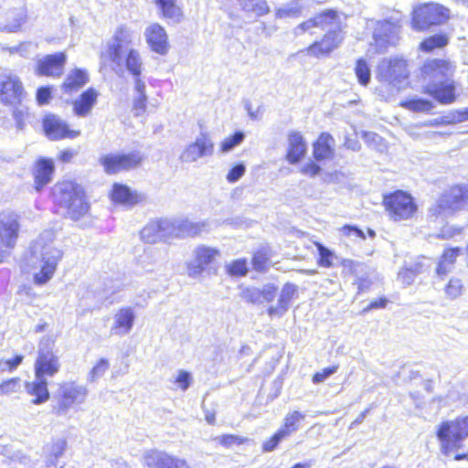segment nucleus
Here are the masks:
<instances>
[{
  "instance_id": "nucleus-45",
  "label": "nucleus",
  "mask_w": 468,
  "mask_h": 468,
  "mask_svg": "<svg viewBox=\"0 0 468 468\" xmlns=\"http://www.w3.org/2000/svg\"><path fill=\"white\" fill-rule=\"evenodd\" d=\"M355 72L358 82L361 85L367 86L369 83L371 79V71L366 60L358 59L356 61Z\"/></svg>"
},
{
  "instance_id": "nucleus-5",
  "label": "nucleus",
  "mask_w": 468,
  "mask_h": 468,
  "mask_svg": "<svg viewBox=\"0 0 468 468\" xmlns=\"http://www.w3.org/2000/svg\"><path fill=\"white\" fill-rule=\"evenodd\" d=\"M140 41V31L126 25L119 26L112 38L107 42L105 49L101 53V64H106L107 58L118 60L120 54L129 49H136L135 46Z\"/></svg>"
},
{
  "instance_id": "nucleus-60",
  "label": "nucleus",
  "mask_w": 468,
  "mask_h": 468,
  "mask_svg": "<svg viewBox=\"0 0 468 468\" xmlns=\"http://www.w3.org/2000/svg\"><path fill=\"white\" fill-rule=\"evenodd\" d=\"M133 81L134 95H146V85L143 76H133Z\"/></svg>"
},
{
  "instance_id": "nucleus-13",
  "label": "nucleus",
  "mask_w": 468,
  "mask_h": 468,
  "mask_svg": "<svg viewBox=\"0 0 468 468\" xmlns=\"http://www.w3.org/2000/svg\"><path fill=\"white\" fill-rule=\"evenodd\" d=\"M107 64H109L111 69L119 75L122 74L126 70L132 77L139 76L142 75L144 69L143 59L137 49L126 50V52L120 54L118 60L107 58L105 65Z\"/></svg>"
},
{
  "instance_id": "nucleus-27",
  "label": "nucleus",
  "mask_w": 468,
  "mask_h": 468,
  "mask_svg": "<svg viewBox=\"0 0 468 468\" xmlns=\"http://www.w3.org/2000/svg\"><path fill=\"white\" fill-rule=\"evenodd\" d=\"M146 42L153 51L164 55L168 51L167 35L159 24L150 25L144 32Z\"/></svg>"
},
{
  "instance_id": "nucleus-16",
  "label": "nucleus",
  "mask_w": 468,
  "mask_h": 468,
  "mask_svg": "<svg viewBox=\"0 0 468 468\" xmlns=\"http://www.w3.org/2000/svg\"><path fill=\"white\" fill-rule=\"evenodd\" d=\"M399 27L398 22L390 20L377 22L373 33L374 46L377 52L383 53L389 45L396 44Z\"/></svg>"
},
{
  "instance_id": "nucleus-48",
  "label": "nucleus",
  "mask_w": 468,
  "mask_h": 468,
  "mask_svg": "<svg viewBox=\"0 0 468 468\" xmlns=\"http://www.w3.org/2000/svg\"><path fill=\"white\" fill-rule=\"evenodd\" d=\"M343 267V274L345 276L353 275L356 277L357 275L364 272L366 266L359 262H355L351 260H343L340 261Z\"/></svg>"
},
{
  "instance_id": "nucleus-39",
  "label": "nucleus",
  "mask_w": 468,
  "mask_h": 468,
  "mask_svg": "<svg viewBox=\"0 0 468 468\" xmlns=\"http://www.w3.org/2000/svg\"><path fill=\"white\" fill-rule=\"evenodd\" d=\"M88 82V74L81 69H75L71 71L63 84L66 91H72L84 86Z\"/></svg>"
},
{
  "instance_id": "nucleus-26",
  "label": "nucleus",
  "mask_w": 468,
  "mask_h": 468,
  "mask_svg": "<svg viewBox=\"0 0 468 468\" xmlns=\"http://www.w3.org/2000/svg\"><path fill=\"white\" fill-rule=\"evenodd\" d=\"M314 27H332L334 29H340L339 16L335 11L326 10L314 17L300 24L294 30L296 35L303 34V32L310 31Z\"/></svg>"
},
{
  "instance_id": "nucleus-14",
  "label": "nucleus",
  "mask_w": 468,
  "mask_h": 468,
  "mask_svg": "<svg viewBox=\"0 0 468 468\" xmlns=\"http://www.w3.org/2000/svg\"><path fill=\"white\" fill-rule=\"evenodd\" d=\"M409 75L406 61L400 58H383L378 67V77L397 86Z\"/></svg>"
},
{
  "instance_id": "nucleus-17",
  "label": "nucleus",
  "mask_w": 468,
  "mask_h": 468,
  "mask_svg": "<svg viewBox=\"0 0 468 468\" xmlns=\"http://www.w3.org/2000/svg\"><path fill=\"white\" fill-rule=\"evenodd\" d=\"M343 39L344 34L341 29H329L321 40L315 41L301 52L318 58L326 57L339 48Z\"/></svg>"
},
{
  "instance_id": "nucleus-1",
  "label": "nucleus",
  "mask_w": 468,
  "mask_h": 468,
  "mask_svg": "<svg viewBox=\"0 0 468 468\" xmlns=\"http://www.w3.org/2000/svg\"><path fill=\"white\" fill-rule=\"evenodd\" d=\"M455 66L450 60L431 59L424 63L421 75L424 92L439 102L449 104L455 100V86L452 80Z\"/></svg>"
},
{
  "instance_id": "nucleus-18",
  "label": "nucleus",
  "mask_w": 468,
  "mask_h": 468,
  "mask_svg": "<svg viewBox=\"0 0 468 468\" xmlns=\"http://www.w3.org/2000/svg\"><path fill=\"white\" fill-rule=\"evenodd\" d=\"M142 160L138 153L110 154L100 158V163L108 174H115L122 170L135 167Z\"/></svg>"
},
{
  "instance_id": "nucleus-63",
  "label": "nucleus",
  "mask_w": 468,
  "mask_h": 468,
  "mask_svg": "<svg viewBox=\"0 0 468 468\" xmlns=\"http://www.w3.org/2000/svg\"><path fill=\"white\" fill-rule=\"evenodd\" d=\"M50 90L48 88H39L37 91V101L38 104H47L50 99Z\"/></svg>"
},
{
  "instance_id": "nucleus-29",
  "label": "nucleus",
  "mask_w": 468,
  "mask_h": 468,
  "mask_svg": "<svg viewBox=\"0 0 468 468\" xmlns=\"http://www.w3.org/2000/svg\"><path fill=\"white\" fill-rule=\"evenodd\" d=\"M297 291V285L292 283L284 284L276 305L271 306L268 309V314L271 317L283 315L288 311L290 303L295 297Z\"/></svg>"
},
{
  "instance_id": "nucleus-38",
  "label": "nucleus",
  "mask_w": 468,
  "mask_h": 468,
  "mask_svg": "<svg viewBox=\"0 0 468 468\" xmlns=\"http://www.w3.org/2000/svg\"><path fill=\"white\" fill-rule=\"evenodd\" d=\"M155 4L162 11L164 17L174 23H179L182 20L183 12L176 4V0H155Z\"/></svg>"
},
{
  "instance_id": "nucleus-21",
  "label": "nucleus",
  "mask_w": 468,
  "mask_h": 468,
  "mask_svg": "<svg viewBox=\"0 0 468 468\" xmlns=\"http://www.w3.org/2000/svg\"><path fill=\"white\" fill-rule=\"evenodd\" d=\"M148 468H192L186 459L161 451H149L144 455Z\"/></svg>"
},
{
  "instance_id": "nucleus-10",
  "label": "nucleus",
  "mask_w": 468,
  "mask_h": 468,
  "mask_svg": "<svg viewBox=\"0 0 468 468\" xmlns=\"http://www.w3.org/2000/svg\"><path fill=\"white\" fill-rule=\"evenodd\" d=\"M449 17V10L438 4L423 5L413 11L412 27L424 30L431 25L444 23Z\"/></svg>"
},
{
  "instance_id": "nucleus-28",
  "label": "nucleus",
  "mask_w": 468,
  "mask_h": 468,
  "mask_svg": "<svg viewBox=\"0 0 468 468\" xmlns=\"http://www.w3.org/2000/svg\"><path fill=\"white\" fill-rule=\"evenodd\" d=\"M65 61L66 55L63 52L48 55L38 61V74L50 77L60 76Z\"/></svg>"
},
{
  "instance_id": "nucleus-50",
  "label": "nucleus",
  "mask_w": 468,
  "mask_h": 468,
  "mask_svg": "<svg viewBox=\"0 0 468 468\" xmlns=\"http://www.w3.org/2000/svg\"><path fill=\"white\" fill-rule=\"evenodd\" d=\"M21 388L20 378H15L0 384V397L17 393Z\"/></svg>"
},
{
  "instance_id": "nucleus-53",
  "label": "nucleus",
  "mask_w": 468,
  "mask_h": 468,
  "mask_svg": "<svg viewBox=\"0 0 468 468\" xmlns=\"http://www.w3.org/2000/svg\"><path fill=\"white\" fill-rule=\"evenodd\" d=\"M240 297L242 300L251 303H258L261 302V290L254 287L242 289Z\"/></svg>"
},
{
  "instance_id": "nucleus-6",
  "label": "nucleus",
  "mask_w": 468,
  "mask_h": 468,
  "mask_svg": "<svg viewBox=\"0 0 468 468\" xmlns=\"http://www.w3.org/2000/svg\"><path fill=\"white\" fill-rule=\"evenodd\" d=\"M436 433L444 453L458 448L468 438V415L441 422Z\"/></svg>"
},
{
  "instance_id": "nucleus-12",
  "label": "nucleus",
  "mask_w": 468,
  "mask_h": 468,
  "mask_svg": "<svg viewBox=\"0 0 468 468\" xmlns=\"http://www.w3.org/2000/svg\"><path fill=\"white\" fill-rule=\"evenodd\" d=\"M26 91L20 78L13 73L0 75V101L5 105L21 103Z\"/></svg>"
},
{
  "instance_id": "nucleus-23",
  "label": "nucleus",
  "mask_w": 468,
  "mask_h": 468,
  "mask_svg": "<svg viewBox=\"0 0 468 468\" xmlns=\"http://www.w3.org/2000/svg\"><path fill=\"white\" fill-rule=\"evenodd\" d=\"M135 311L131 306H122L115 310L110 334L113 336H124L133 330L135 322Z\"/></svg>"
},
{
  "instance_id": "nucleus-62",
  "label": "nucleus",
  "mask_w": 468,
  "mask_h": 468,
  "mask_svg": "<svg viewBox=\"0 0 468 468\" xmlns=\"http://www.w3.org/2000/svg\"><path fill=\"white\" fill-rule=\"evenodd\" d=\"M335 371H336L335 367L324 368L321 372H317L313 377V381H314V383L324 382L327 378H329L331 375L335 373Z\"/></svg>"
},
{
  "instance_id": "nucleus-64",
  "label": "nucleus",
  "mask_w": 468,
  "mask_h": 468,
  "mask_svg": "<svg viewBox=\"0 0 468 468\" xmlns=\"http://www.w3.org/2000/svg\"><path fill=\"white\" fill-rule=\"evenodd\" d=\"M320 171V166L312 162L303 165L301 168V173L309 176H314L318 175Z\"/></svg>"
},
{
  "instance_id": "nucleus-32",
  "label": "nucleus",
  "mask_w": 468,
  "mask_h": 468,
  "mask_svg": "<svg viewBox=\"0 0 468 468\" xmlns=\"http://www.w3.org/2000/svg\"><path fill=\"white\" fill-rule=\"evenodd\" d=\"M53 172L54 164L51 160L41 159L37 162L34 172L36 189L37 191L51 181Z\"/></svg>"
},
{
  "instance_id": "nucleus-36",
  "label": "nucleus",
  "mask_w": 468,
  "mask_h": 468,
  "mask_svg": "<svg viewBox=\"0 0 468 468\" xmlns=\"http://www.w3.org/2000/svg\"><path fill=\"white\" fill-rule=\"evenodd\" d=\"M112 199L115 203L132 206L138 203L140 197L136 192H133L128 186L114 184L112 191Z\"/></svg>"
},
{
  "instance_id": "nucleus-8",
  "label": "nucleus",
  "mask_w": 468,
  "mask_h": 468,
  "mask_svg": "<svg viewBox=\"0 0 468 468\" xmlns=\"http://www.w3.org/2000/svg\"><path fill=\"white\" fill-rule=\"evenodd\" d=\"M384 206L389 218L394 221L410 219L418 209L413 197L404 191H396L386 196Z\"/></svg>"
},
{
  "instance_id": "nucleus-61",
  "label": "nucleus",
  "mask_w": 468,
  "mask_h": 468,
  "mask_svg": "<svg viewBox=\"0 0 468 468\" xmlns=\"http://www.w3.org/2000/svg\"><path fill=\"white\" fill-rule=\"evenodd\" d=\"M261 300L266 302H271L274 300L277 294V288L272 284H267L261 290Z\"/></svg>"
},
{
  "instance_id": "nucleus-2",
  "label": "nucleus",
  "mask_w": 468,
  "mask_h": 468,
  "mask_svg": "<svg viewBox=\"0 0 468 468\" xmlns=\"http://www.w3.org/2000/svg\"><path fill=\"white\" fill-rule=\"evenodd\" d=\"M53 234L45 231L31 247L33 282L36 285L48 283L54 276L62 252L52 245Z\"/></svg>"
},
{
  "instance_id": "nucleus-57",
  "label": "nucleus",
  "mask_w": 468,
  "mask_h": 468,
  "mask_svg": "<svg viewBox=\"0 0 468 468\" xmlns=\"http://www.w3.org/2000/svg\"><path fill=\"white\" fill-rule=\"evenodd\" d=\"M300 13L299 7L294 6H284L278 8L275 12V16L280 19H284L288 17H296Z\"/></svg>"
},
{
  "instance_id": "nucleus-41",
  "label": "nucleus",
  "mask_w": 468,
  "mask_h": 468,
  "mask_svg": "<svg viewBox=\"0 0 468 468\" xmlns=\"http://www.w3.org/2000/svg\"><path fill=\"white\" fill-rule=\"evenodd\" d=\"M243 11L261 16L270 12L266 0H239Z\"/></svg>"
},
{
  "instance_id": "nucleus-42",
  "label": "nucleus",
  "mask_w": 468,
  "mask_h": 468,
  "mask_svg": "<svg viewBox=\"0 0 468 468\" xmlns=\"http://www.w3.org/2000/svg\"><path fill=\"white\" fill-rule=\"evenodd\" d=\"M460 250L450 249L444 251L441 261L437 266V273L439 275H444L451 271V267L453 264L456 257L459 255Z\"/></svg>"
},
{
  "instance_id": "nucleus-58",
  "label": "nucleus",
  "mask_w": 468,
  "mask_h": 468,
  "mask_svg": "<svg viewBox=\"0 0 468 468\" xmlns=\"http://www.w3.org/2000/svg\"><path fill=\"white\" fill-rule=\"evenodd\" d=\"M191 380V375L185 370H180L176 378V383L184 391L190 387Z\"/></svg>"
},
{
  "instance_id": "nucleus-19",
  "label": "nucleus",
  "mask_w": 468,
  "mask_h": 468,
  "mask_svg": "<svg viewBox=\"0 0 468 468\" xmlns=\"http://www.w3.org/2000/svg\"><path fill=\"white\" fill-rule=\"evenodd\" d=\"M60 364L58 357L54 355L48 345L40 342L38 354L35 362V377H52L58 372Z\"/></svg>"
},
{
  "instance_id": "nucleus-15",
  "label": "nucleus",
  "mask_w": 468,
  "mask_h": 468,
  "mask_svg": "<svg viewBox=\"0 0 468 468\" xmlns=\"http://www.w3.org/2000/svg\"><path fill=\"white\" fill-rule=\"evenodd\" d=\"M88 395L86 387L75 382H65L59 386L58 409L67 411L70 408L85 402Z\"/></svg>"
},
{
  "instance_id": "nucleus-24",
  "label": "nucleus",
  "mask_w": 468,
  "mask_h": 468,
  "mask_svg": "<svg viewBox=\"0 0 468 468\" xmlns=\"http://www.w3.org/2000/svg\"><path fill=\"white\" fill-rule=\"evenodd\" d=\"M171 226L169 218L153 220L141 230V239L150 244L172 239Z\"/></svg>"
},
{
  "instance_id": "nucleus-9",
  "label": "nucleus",
  "mask_w": 468,
  "mask_h": 468,
  "mask_svg": "<svg viewBox=\"0 0 468 468\" xmlns=\"http://www.w3.org/2000/svg\"><path fill=\"white\" fill-rule=\"evenodd\" d=\"M19 224L18 216L13 211L0 213V262L9 255L16 244Z\"/></svg>"
},
{
  "instance_id": "nucleus-49",
  "label": "nucleus",
  "mask_w": 468,
  "mask_h": 468,
  "mask_svg": "<svg viewBox=\"0 0 468 468\" xmlns=\"http://www.w3.org/2000/svg\"><path fill=\"white\" fill-rule=\"evenodd\" d=\"M244 138V133L242 132H238L234 135L229 136L221 142L220 150L223 153H228L237 145L240 144L243 142Z\"/></svg>"
},
{
  "instance_id": "nucleus-43",
  "label": "nucleus",
  "mask_w": 468,
  "mask_h": 468,
  "mask_svg": "<svg viewBox=\"0 0 468 468\" xmlns=\"http://www.w3.org/2000/svg\"><path fill=\"white\" fill-rule=\"evenodd\" d=\"M424 266L423 262H417L410 267L401 270L398 274V280L405 285L411 284L417 273L421 272Z\"/></svg>"
},
{
  "instance_id": "nucleus-11",
  "label": "nucleus",
  "mask_w": 468,
  "mask_h": 468,
  "mask_svg": "<svg viewBox=\"0 0 468 468\" xmlns=\"http://www.w3.org/2000/svg\"><path fill=\"white\" fill-rule=\"evenodd\" d=\"M305 417V413L299 410L288 412L283 418L282 426L263 443V451L267 452H272L281 441L299 431L301 423L304 420Z\"/></svg>"
},
{
  "instance_id": "nucleus-20",
  "label": "nucleus",
  "mask_w": 468,
  "mask_h": 468,
  "mask_svg": "<svg viewBox=\"0 0 468 468\" xmlns=\"http://www.w3.org/2000/svg\"><path fill=\"white\" fill-rule=\"evenodd\" d=\"M214 151V144L206 132H200L195 142L188 144L182 154L180 160L184 163H194L198 159L211 155Z\"/></svg>"
},
{
  "instance_id": "nucleus-30",
  "label": "nucleus",
  "mask_w": 468,
  "mask_h": 468,
  "mask_svg": "<svg viewBox=\"0 0 468 468\" xmlns=\"http://www.w3.org/2000/svg\"><path fill=\"white\" fill-rule=\"evenodd\" d=\"M0 454L7 460L11 468H31L33 465L30 457L15 449L13 445L5 446L0 444Z\"/></svg>"
},
{
  "instance_id": "nucleus-40",
  "label": "nucleus",
  "mask_w": 468,
  "mask_h": 468,
  "mask_svg": "<svg viewBox=\"0 0 468 468\" xmlns=\"http://www.w3.org/2000/svg\"><path fill=\"white\" fill-rule=\"evenodd\" d=\"M319 253L317 263L324 268H330L340 263V258L331 250L325 248L321 243H315Z\"/></svg>"
},
{
  "instance_id": "nucleus-56",
  "label": "nucleus",
  "mask_w": 468,
  "mask_h": 468,
  "mask_svg": "<svg viewBox=\"0 0 468 468\" xmlns=\"http://www.w3.org/2000/svg\"><path fill=\"white\" fill-rule=\"evenodd\" d=\"M147 95H134L133 110L136 116L142 115L146 109Z\"/></svg>"
},
{
  "instance_id": "nucleus-22",
  "label": "nucleus",
  "mask_w": 468,
  "mask_h": 468,
  "mask_svg": "<svg viewBox=\"0 0 468 468\" xmlns=\"http://www.w3.org/2000/svg\"><path fill=\"white\" fill-rule=\"evenodd\" d=\"M170 223L173 238H193L209 230L207 220L193 221L189 218H176L170 219Z\"/></svg>"
},
{
  "instance_id": "nucleus-34",
  "label": "nucleus",
  "mask_w": 468,
  "mask_h": 468,
  "mask_svg": "<svg viewBox=\"0 0 468 468\" xmlns=\"http://www.w3.org/2000/svg\"><path fill=\"white\" fill-rule=\"evenodd\" d=\"M287 160L291 164L297 163L306 153V145L301 133L294 132L289 135Z\"/></svg>"
},
{
  "instance_id": "nucleus-55",
  "label": "nucleus",
  "mask_w": 468,
  "mask_h": 468,
  "mask_svg": "<svg viewBox=\"0 0 468 468\" xmlns=\"http://www.w3.org/2000/svg\"><path fill=\"white\" fill-rule=\"evenodd\" d=\"M24 356L22 355H16L13 358L10 359H1L0 360V371L1 372H12L15 370L23 361Z\"/></svg>"
},
{
  "instance_id": "nucleus-33",
  "label": "nucleus",
  "mask_w": 468,
  "mask_h": 468,
  "mask_svg": "<svg viewBox=\"0 0 468 468\" xmlns=\"http://www.w3.org/2000/svg\"><path fill=\"white\" fill-rule=\"evenodd\" d=\"M98 92L93 89H89L84 91L80 99L73 102V111L76 115L84 117L87 116L94 104L96 103Z\"/></svg>"
},
{
  "instance_id": "nucleus-31",
  "label": "nucleus",
  "mask_w": 468,
  "mask_h": 468,
  "mask_svg": "<svg viewBox=\"0 0 468 468\" xmlns=\"http://www.w3.org/2000/svg\"><path fill=\"white\" fill-rule=\"evenodd\" d=\"M26 390L28 395L34 397V404H42L49 399L46 378L35 377L33 381L26 383Z\"/></svg>"
},
{
  "instance_id": "nucleus-47",
  "label": "nucleus",
  "mask_w": 468,
  "mask_h": 468,
  "mask_svg": "<svg viewBox=\"0 0 468 468\" xmlns=\"http://www.w3.org/2000/svg\"><path fill=\"white\" fill-rule=\"evenodd\" d=\"M401 105L413 112H429L433 108L431 101L423 99H412L402 102Z\"/></svg>"
},
{
  "instance_id": "nucleus-52",
  "label": "nucleus",
  "mask_w": 468,
  "mask_h": 468,
  "mask_svg": "<svg viewBox=\"0 0 468 468\" xmlns=\"http://www.w3.org/2000/svg\"><path fill=\"white\" fill-rule=\"evenodd\" d=\"M463 291V285L459 279H451L445 287V293L450 299H456Z\"/></svg>"
},
{
  "instance_id": "nucleus-35",
  "label": "nucleus",
  "mask_w": 468,
  "mask_h": 468,
  "mask_svg": "<svg viewBox=\"0 0 468 468\" xmlns=\"http://www.w3.org/2000/svg\"><path fill=\"white\" fill-rule=\"evenodd\" d=\"M66 449L64 441H58L48 449L45 457V464L47 468H63L65 462L62 460Z\"/></svg>"
},
{
  "instance_id": "nucleus-3",
  "label": "nucleus",
  "mask_w": 468,
  "mask_h": 468,
  "mask_svg": "<svg viewBox=\"0 0 468 468\" xmlns=\"http://www.w3.org/2000/svg\"><path fill=\"white\" fill-rule=\"evenodd\" d=\"M463 209H468V184L455 185L444 190L429 208V217L443 222L446 217Z\"/></svg>"
},
{
  "instance_id": "nucleus-46",
  "label": "nucleus",
  "mask_w": 468,
  "mask_h": 468,
  "mask_svg": "<svg viewBox=\"0 0 468 468\" xmlns=\"http://www.w3.org/2000/svg\"><path fill=\"white\" fill-rule=\"evenodd\" d=\"M448 44V37L445 35L432 36L420 43V48L425 51H431L436 48H442Z\"/></svg>"
},
{
  "instance_id": "nucleus-25",
  "label": "nucleus",
  "mask_w": 468,
  "mask_h": 468,
  "mask_svg": "<svg viewBox=\"0 0 468 468\" xmlns=\"http://www.w3.org/2000/svg\"><path fill=\"white\" fill-rule=\"evenodd\" d=\"M43 128L46 135L50 140H61L64 138H77L80 132L69 129L68 123L57 115H48L43 121Z\"/></svg>"
},
{
  "instance_id": "nucleus-59",
  "label": "nucleus",
  "mask_w": 468,
  "mask_h": 468,
  "mask_svg": "<svg viewBox=\"0 0 468 468\" xmlns=\"http://www.w3.org/2000/svg\"><path fill=\"white\" fill-rule=\"evenodd\" d=\"M245 165L242 164H239L229 170V172L227 175V180L229 183H235L245 174Z\"/></svg>"
},
{
  "instance_id": "nucleus-54",
  "label": "nucleus",
  "mask_w": 468,
  "mask_h": 468,
  "mask_svg": "<svg viewBox=\"0 0 468 468\" xmlns=\"http://www.w3.org/2000/svg\"><path fill=\"white\" fill-rule=\"evenodd\" d=\"M269 256L266 250L257 251L252 259L253 268L258 271H265L268 265Z\"/></svg>"
},
{
  "instance_id": "nucleus-37",
  "label": "nucleus",
  "mask_w": 468,
  "mask_h": 468,
  "mask_svg": "<svg viewBox=\"0 0 468 468\" xmlns=\"http://www.w3.org/2000/svg\"><path fill=\"white\" fill-rule=\"evenodd\" d=\"M334 139L328 133H322L314 144V156L316 160L327 159L333 155Z\"/></svg>"
},
{
  "instance_id": "nucleus-44",
  "label": "nucleus",
  "mask_w": 468,
  "mask_h": 468,
  "mask_svg": "<svg viewBox=\"0 0 468 468\" xmlns=\"http://www.w3.org/2000/svg\"><path fill=\"white\" fill-rule=\"evenodd\" d=\"M110 363L106 358H101L91 368L88 375V381L97 382L109 369Z\"/></svg>"
},
{
  "instance_id": "nucleus-51",
  "label": "nucleus",
  "mask_w": 468,
  "mask_h": 468,
  "mask_svg": "<svg viewBox=\"0 0 468 468\" xmlns=\"http://www.w3.org/2000/svg\"><path fill=\"white\" fill-rule=\"evenodd\" d=\"M228 272L233 276H244L248 271V264L246 260L239 259L231 261L228 266Z\"/></svg>"
},
{
  "instance_id": "nucleus-7",
  "label": "nucleus",
  "mask_w": 468,
  "mask_h": 468,
  "mask_svg": "<svg viewBox=\"0 0 468 468\" xmlns=\"http://www.w3.org/2000/svg\"><path fill=\"white\" fill-rule=\"evenodd\" d=\"M220 255V250L215 247L197 245L192 250V258L186 263L188 276L196 279L204 272L209 273Z\"/></svg>"
},
{
  "instance_id": "nucleus-4",
  "label": "nucleus",
  "mask_w": 468,
  "mask_h": 468,
  "mask_svg": "<svg viewBox=\"0 0 468 468\" xmlns=\"http://www.w3.org/2000/svg\"><path fill=\"white\" fill-rule=\"evenodd\" d=\"M56 199L66 209L67 217L78 220L89 211V204L85 200L83 189L73 181L58 183L54 190Z\"/></svg>"
}]
</instances>
